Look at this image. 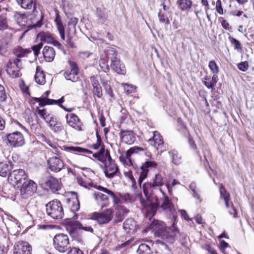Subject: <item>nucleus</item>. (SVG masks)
<instances>
[{"label":"nucleus","instance_id":"ea45409f","mask_svg":"<svg viewBox=\"0 0 254 254\" xmlns=\"http://www.w3.org/2000/svg\"><path fill=\"white\" fill-rule=\"evenodd\" d=\"M218 81V77L216 74H214L211 78V80L208 81H203V84L208 88L211 89L212 90L214 89V86Z\"/></svg>","mask_w":254,"mask_h":254},{"label":"nucleus","instance_id":"5fc2aeb1","mask_svg":"<svg viewBox=\"0 0 254 254\" xmlns=\"http://www.w3.org/2000/svg\"><path fill=\"white\" fill-rule=\"evenodd\" d=\"M38 229H42L44 230H52L54 229H59L60 227L57 225H38Z\"/></svg>","mask_w":254,"mask_h":254},{"label":"nucleus","instance_id":"8fccbe9b","mask_svg":"<svg viewBox=\"0 0 254 254\" xmlns=\"http://www.w3.org/2000/svg\"><path fill=\"white\" fill-rule=\"evenodd\" d=\"M67 149L70 151L78 152L83 153L91 154L92 152L87 149L83 148L80 147L71 146L67 148Z\"/></svg>","mask_w":254,"mask_h":254},{"label":"nucleus","instance_id":"052dcab7","mask_svg":"<svg viewBox=\"0 0 254 254\" xmlns=\"http://www.w3.org/2000/svg\"><path fill=\"white\" fill-rule=\"evenodd\" d=\"M96 15L100 19L105 21L107 19V17L103 10L100 8H97L96 10Z\"/></svg>","mask_w":254,"mask_h":254},{"label":"nucleus","instance_id":"3c124183","mask_svg":"<svg viewBox=\"0 0 254 254\" xmlns=\"http://www.w3.org/2000/svg\"><path fill=\"white\" fill-rule=\"evenodd\" d=\"M208 66L210 70L214 73V74H217L219 71L218 66L214 61H211L209 63Z\"/></svg>","mask_w":254,"mask_h":254},{"label":"nucleus","instance_id":"6e6552de","mask_svg":"<svg viewBox=\"0 0 254 254\" xmlns=\"http://www.w3.org/2000/svg\"><path fill=\"white\" fill-rule=\"evenodd\" d=\"M160 191L162 192L163 198L162 199V204L160 206L164 211L166 212H169L172 215V220L174 222L176 221L177 216L174 207V205L170 200L169 197L165 194V193L160 189Z\"/></svg>","mask_w":254,"mask_h":254},{"label":"nucleus","instance_id":"09e8293b","mask_svg":"<svg viewBox=\"0 0 254 254\" xmlns=\"http://www.w3.org/2000/svg\"><path fill=\"white\" fill-rule=\"evenodd\" d=\"M33 99L36 102L39 103V104L40 106H44L46 105H49V104H51L52 100H50V99H48V98L44 97H34L33 98Z\"/></svg>","mask_w":254,"mask_h":254},{"label":"nucleus","instance_id":"9d476101","mask_svg":"<svg viewBox=\"0 0 254 254\" xmlns=\"http://www.w3.org/2000/svg\"><path fill=\"white\" fill-rule=\"evenodd\" d=\"M157 164L154 161H147L140 167L141 172L138 180V184L141 187V183L147 177L149 168H156Z\"/></svg>","mask_w":254,"mask_h":254},{"label":"nucleus","instance_id":"774afa93","mask_svg":"<svg viewBox=\"0 0 254 254\" xmlns=\"http://www.w3.org/2000/svg\"><path fill=\"white\" fill-rule=\"evenodd\" d=\"M67 254H84L82 251L77 248H70V250Z\"/></svg>","mask_w":254,"mask_h":254},{"label":"nucleus","instance_id":"5701e85b","mask_svg":"<svg viewBox=\"0 0 254 254\" xmlns=\"http://www.w3.org/2000/svg\"><path fill=\"white\" fill-rule=\"evenodd\" d=\"M94 198L102 208L107 207L109 204V199L106 194L101 192H94Z\"/></svg>","mask_w":254,"mask_h":254},{"label":"nucleus","instance_id":"39448f33","mask_svg":"<svg viewBox=\"0 0 254 254\" xmlns=\"http://www.w3.org/2000/svg\"><path fill=\"white\" fill-rule=\"evenodd\" d=\"M20 195L23 198L31 196L37 190V184L32 180L27 179L19 185Z\"/></svg>","mask_w":254,"mask_h":254},{"label":"nucleus","instance_id":"0eeeda50","mask_svg":"<svg viewBox=\"0 0 254 254\" xmlns=\"http://www.w3.org/2000/svg\"><path fill=\"white\" fill-rule=\"evenodd\" d=\"M113 217V211L111 208L105 209L102 212H94L91 215V219L98 222H109Z\"/></svg>","mask_w":254,"mask_h":254},{"label":"nucleus","instance_id":"864d4df0","mask_svg":"<svg viewBox=\"0 0 254 254\" xmlns=\"http://www.w3.org/2000/svg\"><path fill=\"white\" fill-rule=\"evenodd\" d=\"M93 95L96 96L98 98H101L103 95L102 89L101 86L99 85L93 87Z\"/></svg>","mask_w":254,"mask_h":254},{"label":"nucleus","instance_id":"69168bd1","mask_svg":"<svg viewBox=\"0 0 254 254\" xmlns=\"http://www.w3.org/2000/svg\"><path fill=\"white\" fill-rule=\"evenodd\" d=\"M179 212L181 214V216L184 218V219L187 221H192V218H190L189 215H188L187 212L185 210L181 209L179 210Z\"/></svg>","mask_w":254,"mask_h":254},{"label":"nucleus","instance_id":"2f4dec72","mask_svg":"<svg viewBox=\"0 0 254 254\" xmlns=\"http://www.w3.org/2000/svg\"><path fill=\"white\" fill-rule=\"evenodd\" d=\"M177 4L181 10L188 11L191 7L192 1L191 0H178Z\"/></svg>","mask_w":254,"mask_h":254},{"label":"nucleus","instance_id":"e2e57ef3","mask_svg":"<svg viewBox=\"0 0 254 254\" xmlns=\"http://www.w3.org/2000/svg\"><path fill=\"white\" fill-rule=\"evenodd\" d=\"M216 10L220 14H223L224 13L223 8L222 6L221 0H217L216 3Z\"/></svg>","mask_w":254,"mask_h":254},{"label":"nucleus","instance_id":"58836bf2","mask_svg":"<svg viewBox=\"0 0 254 254\" xmlns=\"http://www.w3.org/2000/svg\"><path fill=\"white\" fill-rule=\"evenodd\" d=\"M94 188L97 189V190H101L103 192H105L106 193L108 194V195H110L113 198V200L115 203H117V198L116 196L113 191L112 190L104 188L101 186L95 185L93 186Z\"/></svg>","mask_w":254,"mask_h":254},{"label":"nucleus","instance_id":"7c9ffc66","mask_svg":"<svg viewBox=\"0 0 254 254\" xmlns=\"http://www.w3.org/2000/svg\"><path fill=\"white\" fill-rule=\"evenodd\" d=\"M36 82L40 85H44L46 83L45 75L42 70L38 67L34 77Z\"/></svg>","mask_w":254,"mask_h":254},{"label":"nucleus","instance_id":"0e129e2a","mask_svg":"<svg viewBox=\"0 0 254 254\" xmlns=\"http://www.w3.org/2000/svg\"><path fill=\"white\" fill-rule=\"evenodd\" d=\"M97 135V142L94 144L92 145V147L94 149H98L99 147L102 145V140L100 136V135L98 134H96Z\"/></svg>","mask_w":254,"mask_h":254},{"label":"nucleus","instance_id":"e433bc0d","mask_svg":"<svg viewBox=\"0 0 254 254\" xmlns=\"http://www.w3.org/2000/svg\"><path fill=\"white\" fill-rule=\"evenodd\" d=\"M169 11H165L164 10H159L158 13V18L160 22L167 25L170 23V21L168 17Z\"/></svg>","mask_w":254,"mask_h":254},{"label":"nucleus","instance_id":"72a5a7b5","mask_svg":"<svg viewBox=\"0 0 254 254\" xmlns=\"http://www.w3.org/2000/svg\"><path fill=\"white\" fill-rule=\"evenodd\" d=\"M220 197L224 199L226 206L229 208L230 206L229 200H230V194L225 190L224 186L221 184L220 186Z\"/></svg>","mask_w":254,"mask_h":254},{"label":"nucleus","instance_id":"ddd939ff","mask_svg":"<svg viewBox=\"0 0 254 254\" xmlns=\"http://www.w3.org/2000/svg\"><path fill=\"white\" fill-rule=\"evenodd\" d=\"M101 166L104 168V173L108 178H112L119 173V168L114 163L113 160L110 162L104 163V166L103 165H101Z\"/></svg>","mask_w":254,"mask_h":254},{"label":"nucleus","instance_id":"9b49d317","mask_svg":"<svg viewBox=\"0 0 254 254\" xmlns=\"http://www.w3.org/2000/svg\"><path fill=\"white\" fill-rule=\"evenodd\" d=\"M48 168L52 172L58 173L64 167L63 161L58 157H50L47 160Z\"/></svg>","mask_w":254,"mask_h":254},{"label":"nucleus","instance_id":"a211bd4d","mask_svg":"<svg viewBox=\"0 0 254 254\" xmlns=\"http://www.w3.org/2000/svg\"><path fill=\"white\" fill-rule=\"evenodd\" d=\"M65 118L66 123L69 126L78 130L82 129V123L75 114L73 113L67 114Z\"/></svg>","mask_w":254,"mask_h":254},{"label":"nucleus","instance_id":"c9c22d12","mask_svg":"<svg viewBox=\"0 0 254 254\" xmlns=\"http://www.w3.org/2000/svg\"><path fill=\"white\" fill-rule=\"evenodd\" d=\"M18 4L22 8L28 9H31L35 8V3L33 0H16Z\"/></svg>","mask_w":254,"mask_h":254},{"label":"nucleus","instance_id":"f03ea898","mask_svg":"<svg viewBox=\"0 0 254 254\" xmlns=\"http://www.w3.org/2000/svg\"><path fill=\"white\" fill-rule=\"evenodd\" d=\"M149 229L152 230L154 236L173 243L179 231L176 223H172L171 227L167 228L164 223H150Z\"/></svg>","mask_w":254,"mask_h":254},{"label":"nucleus","instance_id":"f704fd0d","mask_svg":"<svg viewBox=\"0 0 254 254\" xmlns=\"http://www.w3.org/2000/svg\"><path fill=\"white\" fill-rule=\"evenodd\" d=\"M220 197L224 199L226 206L229 208L230 206L229 200H230V194L225 190L224 186L221 184L220 186Z\"/></svg>","mask_w":254,"mask_h":254},{"label":"nucleus","instance_id":"bf43d9fd","mask_svg":"<svg viewBox=\"0 0 254 254\" xmlns=\"http://www.w3.org/2000/svg\"><path fill=\"white\" fill-rule=\"evenodd\" d=\"M238 68L242 71H246L249 68V64L247 62H243L238 64Z\"/></svg>","mask_w":254,"mask_h":254},{"label":"nucleus","instance_id":"4468645a","mask_svg":"<svg viewBox=\"0 0 254 254\" xmlns=\"http://www.w3.org/2000/svg\"><path fill=\"white\" fill-rule=\"evenodd\" d=\"M69 63L70 70V71L67 70L64 72V77L68 80L71 81L72 82H76L78 79V77L77 76L78 74V68L75 63L69 61Z\"/></svg>","mask_w":254,"mask_h":254},{"label":"nucleus","instance_id":"49530a36","mask_svg":"<svg viewBox=\"0 0 254 254\" xmlns=\"http://www.w3.org/2000/svg\"><path fill=\"white\" fill-rule=\"evenodd\" d=\"M8 27L7 19L6 13L0 15V30H3Z\"/></svg>","mask_w":254,"mask_h":254},{"label":"nucleus","instance_id":"c756f323","mask_svg":"<svg viewBox=\"0 0 254 254\" xmlns=\"http://www.w3.org/2000/svg\"><path fill=\"white\" fill-rule=\"evenodd\" d=\"M168 154L174 164L179 165L182 163V157L177 150H171L168 152Z\"/></svg>","mask_w":254,"mask_h":254},{"label":"nucleus","instance_id":"6ab92c4d","mask_svg":"<svg viewBox=\"0 0 254 254\" xmlns=\"http://www.w3.org/2000/svg\"><path fill=\"white\" fill-rule=\"evenodd\" d=\"M120 136L122 142L127 144H133L136 140L134 132L130 130L121 129Z\"/></svg>","mask_w":254,"mask_h":254},{"label":"nucleus","instance_id":"4c0bfd02","mask_svg":"<svg viewBox=\"0 0 254 254\" xmlns=\"http://www.w3.org/2000/svg\"><path fill=\"white\" fill-rule=\"evenodd\" d=\"M31 51L30 49H23L21 47L15 48L13 50V53L17 58H22L26 56Z\"/></svg>","mask_w":254,"mask_h":254},{"label":"nucleus","instance_id":"aec40b11","mask_svg":"<svg viewBox=\"0 0 254 254\" xmlns=\"http://www.w3.org/2000/svg\"><path fill=\"white\" fill-rule=\"evenodd\" d=\"M65 225L70 224L71 230L70 232V235L74 236V235L77 233H80L81 230H84L86 232L93 233V228L91 226H83L81 223H63Z\"/></svg>","mask_w":254,"mask_h":254},{"label":"nucleus","instance_id":"4be33fe9","mask_svg":"<svg viewBox=\"0 0 254 254\" xmlns=\"http://www.w3.org/2000/svg\"><path fill=\"white\" fill-rule=\"evenodd\" d=\"M13 164L11 161H0V176L5 177L9 175Z\"/></svg>","mask_w":254,"mask_h":254},{"label":"nucleus","instance_id":"cd10ccee","mask_svg":"<svg viewBox=\"0 0 254 254\" xmlns=\"http://www.w3.org/2000/svg\"><path fill=\"white\" fill-rule=\"evenodd\" d=\"M49 124L50 127L54 132H60L64 129L62 124L53 117L50 118Z\"/></svg>","mask_w":254,"mask_h":254},{"label":"nucleus","instance_id":"79ce46f5","mask_svg":"<svg viewBox=\"0 0 254 254\" xmlns=\"http://www.w3.org/2000/svg\"><path fill=\"white\" fill-rule=\"evenodd\" d=\"M37 37L40 39L41 42L50 43H52L53 41V38L49 33L41 32L38 34Z\"/></svg>","mask_w":254,"mask_h":254},{"label":"nucleus","instance_id":"603ef678","mask_svg":"<svg viewBox=\"0 0 254 254\" xmlns=\"http://www.w3.org/2000/svg\"><path fill=\"white\" fill-rule=\"evenodd\" d=\"M50 100H52V101L51 102V104H49V105H53L54 104H58L61 108H63L64 110L66 111H71L72 110V109H67L65 107L63 106L62 105V103L64 102V97H62L61 99L55 100L53 99H50Z\"/></svg>","mask_w":254,"mask_h":254},{"label":"nucleus","instance_id":"393cba45","mask_svg":"<svg viewBox=\"0 0 254 254\" xmlns=\"http://www.w3.org/2000/svg\"><path fill=\"white\" fill-rule=\"evenodd\" d=\"M111 68L117 73L125 75L126 69L125 65L120 60L113 61L111 64Z\"/></svg>","mask_w":254,"mask_h":254},{"label":"nucleus","instance_id":"2eb2a0df","mask_svg":"<svg viewBox=\"0 0 254 254\" xmlns=\"http://www.w3.org/2000/svg\"><path fill=\"white\" fill-rule=\"evenodd\" d=\"M31 247L27 242L19 241L14 247V254H31Z\"/></svg>","mask_w":254,"mask_h":254},{"label":"nucleus","instance_id":"412c9836","mask_svg":"<svg viewBox=\"0 0 254 254\" xmlns=\"http://www.w3.org/2000/svg\"><path fill=\"white\" fill-rule=\"evenodd\" d=\"M45 184L46 186L49 187L53 192L58 191L61 188V182L57 179L52 176L47 177Z\"/></svg>","mask_w":254,"mask_h":254},{"label":"nucleus","instance_id":"680f3d73","mask_svg":"<svg viewBox=\"0 0 254 254\" xmlns=\"http://www.w3.org/2000/svg\"><path fill=\"white\" fill-rule=\"evenodd\" d=\"M90 80L93 87L100 85L98 80V76L97 75L90 76Z\"/></svg>","mask_w":254,"mask_h":254},{"label":"nucleus","instance_id":"13d9d810","mask_svg":"<svg viewBox=\"0 0 254 254\" xmlns=\"http://www.w3.org/2000/svg\"><path fill=\"white\" fill-rule=\"evenodd\" d=\"M43 46V43L42 42H41L37 45H34L32 47V49L34 52V54L35 56H38L39 54L40 50L42 48Z\"/></svg>","mask_w":254,"mask_h":254},{"label":"nucleus","instance_id":"c85d7f7f","mask_svg":"<svg viewBox=\"0 0 254 254\" xmlns=\"http://www.w3.org/2000/svg\"><path fill=\"white\" fill-rule=\"evenodd\" d=\"M112 160V159L110 156L109 151L108 150L105 151V146L104 145H102L100 150L99 161L104 164L110 162Z\"/></svg>","mask_w":254,"mask_h":254},{"label":"nucleus","instance_id":"7ed1b4c3","mask_svg":"<svg viewBox=\"0 0 254 254\" xmlns=\"http://www.w3.org/2000/svg\"><path fill=\"white\" fill-rule=\"evenodd\" d=\"M46 211L49 215L55 219H62L64 215L61 202L54 200L46 204Z\"/></svg>","mask_w":254,"mask_h":254},{"label":"nucleus","instance_id":"a18cd8bd","mask_svg":"<svg viewBox=\"0 0 254 254\" xmlns=\"http://www.w3.org/2000/svg\"><path fill=\"white\" fill-rule=\"evenodd\" d=\"M36 111L39 116L46 122L48 123L50 122V118L52 117H50V114L47 112L46 109H40L39 107H37Z\"/></svg>","mask_w":254,"mask_h":254},{"label":"nucleus","instance_id":"f3484780","mask_svg":"<svg viewBox=\"0 0 254 254\" xmlns=\"http://www.w3.org/2000/svg\"><path fill=\"white\" fill-rule=\"evenodd\" d=\"M8 142L14 146H20L24 143V138L22 134L20 132H15L9 134L7 136Z\"/></svg>","mask_w":254,"mask_h":254},{"label":"nucleus","instance_id":"473e14b6","mask_svg":"<svg viewBox=\"0 0 254 254\" xmlns=\"http://www.w3.org/2000/svg\"><path fill=\"white\" fill-rule=\"evenodd\" d=\"M105 53L108 59H110L111 63L119 60L117 57V52L115 49L112 47H109L105 51Z\"/></svg>","mask_w":254,"mask_h":254},{"label":"nucleus","instance_id":"37998d69","mask_svg":"<svg viewBox=\"0 0 254 254\" xmlns=\"http://www.w3.org/2000/svg\"><path fill=\"white\" fill-rule=\"evenodd\" d=\"M79 56L82 59H90L91 60H95L97 58V56L94 53L88 51H80L79 52Z\"/></svg>","mask_w":254,"mask_h":254},{"label":"nucleus","instance_id":"4d7b16f0","mask_svg":"<svg viewBox=\"0 0 254 254\" xmlns=\"http://www.w3.org/2000/svg\"><path fill=\"white\" fill-rule=\"evenodd\" d=\"M229 40L231 43L235 46L236 49L238 50L242 49V45L239 41L231 37H229Z\"/></svg>","mask_w":254,"mask_h":254},{"label":"nucleus","instance_id":"a19ab883","mask_svg":"<svg viewBox=\"0 0 254 254\" xmlns=\"http://www.w3.org/2000/svg\"><path fill=\"white\" fill-rule=\"evenodd\" d=\"M14 18L17 24L19 25H24L27 20L25 14L18 12L15 13Z\"/></svg>","mask_w":254,"mask_h":254},{"label":"nucleus","instance_id":"bb28decb","mask_svg":"<svg viewBox=\"0 0 254 254\" xmlns=\"http://www.w3.org/2000/svg\"><path fill=\"white\" fill-rule=\"evenodd\" d=\"M116 209V217L117 220L115 222H120L124 220L125 216L127 214L128 211L124 206L118 204H117Z\"/></svg>","mask_w":254,"mask_h":254},{"label":"nucleus","instance_id":"f8f14e48","mask_svg":"<svg viewBox=\"0 0 254 254\" xmlns=\"http://www.w3.org/2000/svg\"><path fill=\"white\" fill-rule=\"evenodd\" d=\"M43 18L44 15L42 12H39L34 8L33 13L31 14L29 18L32 24L28 26V30L33 28L41 27L42 25Z\"/></svg>","mask_w":254,"mask_h":254},{"label":"nucleus","instance_id":"20e7f679","mask_svg":"<svg viewBox=\"0 0 254 254\" xmlns=\"http://www.w3.org/2000/svg\"><path fill=\"white\" fill-rule=\"evenodd\" d=\"M53 241L55 248L61 253H64L70 248L68 237L66 235L63 233L57 234Z\"/></svg>","mask_w":254,"mask_h":254},{"label":"nucleus","instance_id":"a878e982","mask_svg":"<svg viewBox=\"0 0 254 254\" xmlns=\"http://www.w3.org/2000/svg\"><path fill=\"white\" fill-rule=\"evenodd\" d=\"M153 136L152 138H150L148 139V141L151 145L158 147L161 146L163 145L164 142L163 138L161 136L160 134L157 131H155L153 132Z\"/></svg>","mask_w":254,"mask_h":254},{"label":"nucleus","instance_id":"338daca9","mask_svg":"<svg viewBox=\"0 0 254 254\" xmlns=\"http://www.w3.org/2000/svg\"><path fill=\"white\" fill-rule=\"evenodd\" d=\"M125 90L126 92L129 94L134 92L135 87L133 85H129L128 84H125L124 85Z\"/></svg>","mask_w":254,"mask_h":254},{"label":"nucleus","instance_id":"dca6fc26","mask_svg":"<svg viewBox=\"0 0 254 254\" xmlns=\"http://www.w3.org/2000/svg\"><path fill=\"white\" fill-rule=\"evenodd\" d=\"M144 151V149L142 147L138 146L132 147L125 152V156L124 155H122L120 158L121 160L124 161V163L127 166H130L132 164L130 157L131 155L133 154L137 153L139 151Z\"/></svg>","mask_w":254,"mask_h":254},{"label":"nucleus","instance_id":"1a4fd4ad","mask_svg":"<svg viewBox=\"0 0 254 254\" xmlns=\"http://www.w3.org/2000/svg\"><path fill=\"white\" fill-rule=\"evenodd\" d=\"M20 60L17 58L9 59L7 64L6 71L7 73L12 77L19 76V69L20 66L19 63Z\"/></svg>","mask_w":254,"mask_h":254},{"label":"nucleus","instance_id":"6e6d98bb","mask_svg":"<svg viewBox=\"0 0 254 254\" xmlns=\"http://www.w3.org/2000/svg\"><path fill=\"white\" fill-rule=\"evenodd\" d=\"M55 22H56L57 27L59 33H61L64 32V28L61 19L59 17H57L55 19Z\"/></svg>","mask_w":254,"mask_h":254},{"label":"nucleus","instance_id":"f257e3e1","mask_svg":"<svg viewBox=\"0 0 254 254\" xmlns=\"http://www.w3.org/2000/svg\"><path fill=\"white\" fill-rule=\"evenodd\" d=\"M156 188L152 183H145L143 185V191L146 197L145 200L140 198L142 206L146 209L148 215H154L159 206L158 197L153 194V190Z\"/></svg>","mask_w":254,"mask_h":254},{"label":"nucleus","instance_id":"de8ad7c7","mask_svg":"<svg viewBox=\"0 0 254 254\" xmlns=\"http://www.w3.org/2000/svg\"><path fill=\"white\" fill-rule=\"evenodd\" d=\"M152 184L155 187H161L164 185L163 177L160 174L155 175L153 179Z\"/></svg>","mask_w":254,"mask_h":254},{"label":"nucleus","instance_id":"423d86ee","mask_svg":"<svg viewBox=\"0 0 254 254\" xmlns=\"http://www.w3.org/2000/svg\"><path fill=\"white\" fill-rule=\"evenodd\" d=\"M28 179V176L23 169H15L11 172L8 176V181L19 188L23 182Z\"/></svg>","mask_w":254,"mask_h":254},{"label":"nucleus","instance_id":"b1692460","mask_svg":"<svg viewBox=\"0 0 254 254\" xmlns=\"http://www.w3.org/2000/svg\"><path fill=\"white\" fill-rule=\"evenodd\" d=\"M42 54L44 60L47 62H52L55 56V51L52 47L46 46L44 47Z\"/></svg>","mask_w":254,"mask_h":254},{"label":"nucleus","instance_id":"c03bdc74","mask_svg":"<svg viewBox=\"0 0 254 254\" xmlns=\"http://www.w3.org/2000/svg\"><path fill=\"white\" fill-rule=\"evenodd\" d=\"M138 254H151L150 247L145 244H140L137 250Z\"/></svg>","mask_w":254,"mask_h":254}]
</instances>
